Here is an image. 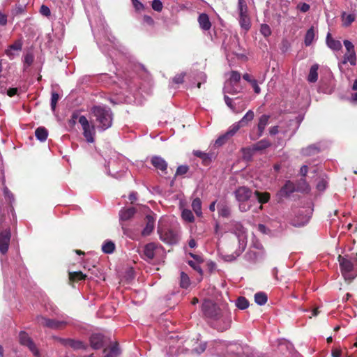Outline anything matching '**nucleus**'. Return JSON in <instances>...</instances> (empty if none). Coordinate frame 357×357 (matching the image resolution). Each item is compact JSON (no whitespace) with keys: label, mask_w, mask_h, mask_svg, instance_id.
<instances>
[{"label":"nucleus","mask_w":357,"mask_h":357,"mask_svg":"<svg viewBox=\"0 0 357 357\" xmlns=\"http://www.w3.org/2000/svg\"><path fill=\"white\" fill-rule=\"evenodd\" d=\"M35 135L40 142H45L47 138L48 132L45 128L39 127L36 130Z\"/></svg>","instance_id":"f704fd0d"},{"label":"nucleus","mask_w":357,"mask_h":357,"mask_svg":"<svg viewBox=\"0 0 357 357\" xmlns=\"http://www.w3.org/2000/svg\"><path fill=\"white\" fill-rule=\"evenodd\" d=\"M37 322L38 324L47 326L52 329H59L67 325L69 321L67 320H56L47 319L43 317H37Z\"/></svg>","instance_id":"9d476101"},{"label":"nucleus","mask_w":357,"mask_h":357,"mask_svg":"<svg viewBox=\"0 0 357 357\" xmlns=\"http://www.w3.org/2000/svg\"><path fill=\"white\" fill-rule=\"evenodd\" d=\"M310 218V215H305V216H303L301 218V220L299 219V217H297L296 219H294L293 220V225L295 227H303L309 222Z\"/></svg>","instance_id":"37998d69"},{"label":"nucleus","mask_w":357,"mask_h":357,"mask_svg":"<svg viewBox=\"0 0 357 357\" xmlns=\"http://www.w3.org/2000/svg\"><path fill=\"white\" fill-rule=\"evenodd\" d=\"M255 195L259 203L261 204L267 203L270 199V194L268 192H260L258 190L255 192ZM263 208L262 205L259 206V210H261Z\"/></svg>","instance_id":"7c9ffc66"},{"label":"nucleus","mask_w":357,"mask_h":357,"mask_svg":"<svg viewBox=\"0 0 357 357\" xmlns=\"http://www.w3.org/2000/svg\"><path fill=\"white\" fill-rule=\"evenodd\" d=\"M91 347L95 349L101 348L103 345V335L101 334H93L90 337Z\"/></svg>","instance_id":"412c9836"},{"label":"nucleus","mask_w":357,"mask_h":357,"mask_svg":"<svg viewBox=\"0 0 357 357\" xmlns=\"http://www.w3.org/2000/svg\"><path fill=\"white\" fill-rule=\"evenodd\" d=\"M62 342L64 345L70 347L75 349H82L84 347V344L79 340H75L73 339H63Z\"/></svg>","instance_id":"c756f323"},{"label":"nucleus","mask_w":357,"mask_h":357,"mask_svg":"<svg viewBox=\"0 0 357 357\" xmlns=\"http://www.w3.org/2000/svg\"><path fill=\"white\" fill-rule=\"evenodd\" d=\"M136 211L133 207L123 208L119 212V218L121 221H127L133 217Z\"/></svg>","instance_id":"4be33fe9"},{"label":"nucleus","mask_w":357,"mask_h":357,"mask_svg":"<svg viewBox=\"0 0 357 357\" xmlns=\"http://www.w3.org/2000/svg\"><path fill=\"white\" fill-rule=\"evenodd\" d=\"M250 84L254 89L255 93L259 94L261 92V89L259 86L257 80L253 79L252 81H251Z\"/></svg>","instance_id":"69168bd1"},{"label":"nucleus","mask_w":357,"mask_h":357,"mask_svg":"<svg viewBox=\"0 0 357 357\" xmlns=\"http://www.w3.org/2000/svg\"><path fill=\"white\" fill-rule=\"evenodd\" d=\"M184 76H185V74H183V73H181V74L176 75L173 78V82L175 83V84H181V83H183V79H184Z\"/></svg>","instance_id":"e2e57ef3"},{"label":"nucleus","mask_w":357,"mask_h":357,"mask_svg":"<svg viewBox=\"0 0 357 357\" xmlns=\"http://www.w3.org/2000/svg\"><path fill=\"white\" fill-rule=\"evenodd\" d=\"M235 198L238 203V208L241 212H246L250 210L251 204L248 202L252 197V190L245 186L238 187L234 192Z\"/></svg>","instance_id":"20e7f679"},{"label":"nucleus","mask_w":357,"mask_h":357,"mask_svg":"<svg viewBox=\"0 0 357 357\" xmlns=\"http://www.w3.org/2000/svg\"><path fill=\"white\" fill-rule=\"evenodd\" d=\"M155 227V219L151 215L146 216V226L142 231V235L146 236L150 235Z\"/></svg>","instance_id":"a211bd4d"},{"label":"nucleus","mask_w":357,"mask_h":357,"mask_svg":"<svg viewBox=\"0 0 357 357\" xmlns=\"http://www.w3.org/2000/svg\"><path fill=\"white\" fill-rule=\"evenodd\" d=\"M151 162L155 169L160 170L162 173H166L167 163L162 157L158 155L153 156Z\"/></svg>","instance_id":"dca6fc26"},{"label":"nucleus","mask_w":357,"mask_h":357,"mask_svg":"<svg viewBox=\"0 0 357 357\" xmlns=\"http://www.w3.org/2000/svg\"><path fill=\"white\" fill-rule=\"evenodd\" d=\"M267 296L264 292H258L255 295V301L259 305H264L267 302Z\"/></svg>","instance_id":"58836bf2"},{"label":"nucleus","mask_w":357,"mask_h":357,"mask_svg":"<svg viewBox=\"0 0 357 357\" xmlns=\"http://www.w3.org/2000/svg\"><path fill=\"white\" fill-rule=\"evenodd\" d=\"M342 273L344 280L349 282H351L356 278V274L353 273V271L342 272Z\"/></svg>","instance_id":"5fc2aeb1"},{"label":"nucleus","mask_w":357,"mask_h":357,"mask_svg":"<svg viewBox=\"0 0 357 357\" xmlns=\"http://www.w3.org/2000/svg\"><path fill=\"white\" fill-rule=\"evenodd\" d=\"M319 151V148L317 145L312 144L303 149L301 150V154L305 156H310L318 153Z\"/></svg>","instance_id":"473e14b6"},{"label":"nucleus","mask_w":357,"mask_h":357,"mask_svg":"<svg viewBox=\"0 0 357 357\" xmlns=\"http://www.w3.org/2000/svg\"><path fill=\"white\" fill-rule=\"evenodd\" d=\"M193 154L195 156L200 158L203 160V162L206 165H208L209 162H211L212 159L214 158L213 153H205L199 150L194 151Z\"/></svg>","instance_id":"a878e982"},{"label":"nucleus","mask_w":357,"mask_h":357,"mask_svg":"<svg viewBox=\"0 0 357 357\" xmlns=\"http://www.w3.org/2000/svg\"><path fill=\"white\" fill-rule=\"evenodd\" d=\"M260 32L264 36L268 37L271 34V29L268 24H262L260 27Z\"/></svg>","instance_id":"09e8293b"},{"label":"nucleus","mask_w":357,"mask_h":357,"mask_svg":"<svg viewBox=\"0 0 357 357\" xmlns=\"http://www.w3.org/2000/svg\"><path fill=\"white\" fill-rule=\"evenodd\" d=\"M19 342L21 345L28 347L35 357H40V354L33 340L24 331L19 333Z\"/></svg>","instance_id":"1a4fd4ad"},{"label":"nucleus","mask_w":357,"mask_h":357,"mask_svg":"<svg viewBox=\"0 0 357 357\" xmlns=\"http://www.w3.org/2000/svg\"><path fill=\"white\" fill-rule=\"evenodd\" d=\"M225 347V344L222 342H215V353L217 355H225L223 351H222V349Z\"/></svg>","instance_id":"3c124183"},{"label":"nucleus","mask_w":357,"mask_h":357,"mask_svg":"<svg viewBox=\"0 0 357 357\" xmlns=\"http://www.w3.org/2000/svg\"><path fill=\"white\" fill-rule=\"evenodd\" d=\"M218 214L223 218H228L230 215L229 207L225 204H219L218 205Z\"/></svg>","instance_id":"e433bc0d"},{"label":"nucleus","mask_w":357,"mask_h":357,"mask_svg":"<svg viewBox=\"0 0 357 357\" xmlns=\"http://www.w3.org/2000/svg\"><path fill=\"white\" fill-rule=\"evenodd\" d=\"M59 99V96L56 92H52L51 96V109L52 111H54L56 109V105Z\"/></svg>","instance_id":"8fccbe9b"},{"label":"nucleus","mask_w":357,"mask_h":357,"mask_svg":"<svg viewBox=\"0 0 357 357\" xmlns=\"http://www.w3.org/2000/svg\"><path fill=\"white\" fill-rule=\"evenodd\" d=\"M224 98L226 105L235 113L241 112L246 107L245 102L239 98L232 100L225 95Z\"/></svg>","instance_id":"9b49d317"},{"label":"nucleus","mask_w":357,"mask_h":357,"mask_svg":"<svg viewBox=\"0 0 357 357\" xmlns=\"http://www.w3.org/2000/svg\"><path fill=\"white\" fill-rule=\"evenodd\" d=\"M316 36V31L314 30V28L313 26L310 27L306 32L305 36V45L306 46H310Z\"/></svg>","instance_id":"72a5a7b5"},{"label":"nucleus","mask_w":357,"mask_h":357,"mask_svg":"<svg viewBox=\"0 0 357 357\" xmlns=\"http://www.w3.org/2000/svg\"><path fill=\"white\" fill-rule=\"evenodd\" d=\"M238 21L241 27L245 31L251 26L250 19L248 14V6L244 0H238Z\"/></svg>","instance_id":"39448f33"},{"label":"nucleus","mask_w":357,"mask_h":357,"mask_svg":"<svg viewBox=\"0 0 357 357\" xmlns=\"http://www.w3.org/2000/svg\"><path fill=\"white\" fill-rule=\"evenodd\" d=\"M157 245L155 243H149L144 246V255L148 260H151L155 257V250Z\"/></svg>","instance_id":"aec40b11"},{"label":"nucleus","mask_w":357,"mask_h":357,"mask_svg":"<svg viewBox=\"0 0 357 357\" xmlns=\"http://www.w3.org/2000/svg\"><path fill=\"white\" fill-rule=\"evenodd\" d=\"M270 118L271 116L268 114H263L259 118L257 124V138L262 136L266 126L268 124Z\"/></svg>","instance_id":"f3484780"},{"label":"nucleus","mask_w":357,"mask_h":357,"mask_svg":"<svg viewBox=\"0 0 357 357\" xmlns=\"http://www.w3.org/2000/svg\"><path fill=\"white\" fill-rule=\"evenodd\" d=\"M188 171V167L186 165H181L178 167L176 169V174L177 175H183L186 174Z\"/></svg>","instance_id":"680f3d73"},{"label":"nucleus","mask_w":357,"mask_h":357,"mask_svg":"<svg viewBox=\"0 0 357 357\" xmlns=\"http://www.w3.org/2000/svg\"><path fill=\"white\" fill-rule=\"evenodd\" d=\"M152 8L154 10L160 12L162 9V3L160 0H153L152 1Z\"/></svg>","instance_id":"6e6d98bb"},{"label":"nucleus","mask_w":357,"mask_h":357,"mask_svg":"<svg viewBox=\"0 0 357 357\" xmlns=\"http://www.w3.org/2000/svg\"><path fill=\"white\" fill-rule=\"evenodd\" d=\"M326 44L328 47L334 50V51H338L340 50L342 48V43L340 40H335L331 37L330 33H328L326 37Z\"/></svg>","instance_id":"cd10ccee"},{"label":"nucleus","mask_w":357,"mask_h":357,"mask_svg":"<svg viewBox=\"0 0 357 357\" xmlns=\"http://www.w3.org/2000/svg\"><path fill=\"white\" fill-rule=\"evenodd\" d=\"M79 123L82 126L83 135L86 142L89 143H93L94 142V136L96 133L94 126L90 125L85 116H79Z\"/></svg>","instance_id":"6e6552de"},{"label":"nucleus","mask_w":357,"mask_h":357,"mask_svg":"<svg viewBox=\"0 0 357 357\" xmlns=\"http://www.w3.org/2000/svg\"><path fill=\"white\" fill-rule=\"evenodd\" d=\"M318 69L319 65L314 64L311 66L309 72V75L307 76V81L310 83H314L318 79Z\"/></svg>","instance_id":"2f4dec72"},{"label":"nucleus","mask_w":357,"mask_h":357,"mask_svg":"<svg viewBox=\"0 0 357 357\" xmlns=\"http://www.w3.org/2000/svg\"><path fill=\"white\" fill-rule=\"evenodd\" d=\"M301 186L296 188L295 185L290 181H286L284 185L279 192L280 197H287L296 190L307 192L309 190V186L305 179L301 181Z\"/></svg>","instance_id":"0eeeda50"},{"label":"nucleus","mask_w":357,"mask_h":357,"mask_svg":"<svg viewBox=\"0 0 357 357\" xmlns=\"http://www.w3.org/2000/svg\"><path fill=\"white\" fill-rule=\"evenodd\" d=\"M40 13L45 17H49L51 15V11L48 6L42 5L40 8Z\"/></svg>","instance_id":"bf43d9fd"},{"label":"nucleus","mask_w":357,"mask_h":357,"mask_svg":"<svg viewBox=\"0 0 357 357\" xmlns=\"http://www.w3.org/2000/svg\"><path fill=\"white\" fill-rule=\"evenodd\" d=\"M327 183L325 180L321 179L319 181L317 185V188L319 190L322 191L326 188Z\"/></svg>","instance_id":"0e129e2a"},{"label":"nucleus","mask_w":357,"mask_h":357,"mask_svg":"<svg viewBox=\"0 0 357 357\" xmlns=\"http://www.w3.org/2000/svg\"><path fill=\"white\" fill-rule=\"evenodd\" d=\"M349 63L350 65L354 66L356 65V52H345L343 56V60L341 64H347Z\"/></svg>","instance_id":"c85d7f7f"},{"label":"nucleus","mask_w":357,"mask_h":357,"mask_svg":"<svg viewBox=\"0 0 357 357\" xmlns=\"http://www.w3.org/2000/svg\"><path fill=\"white\" fill-rule=\"evenodd\" d=\"M201 310L203 316L213 328L220 331L230 328L231 314L227 307L221 308L213 301L206 299L202 304Z\"/></svg>","instance_id":"f257e3e1"},{"label":"nucleus","mask_w":357,"mask_h":357,"mask_svg":"<svg viewBox=\"0 0 357 357\" xmlns=\"http://www.w3.org/2000/svg\"><path fill=\"white\" fill-rule=\"evenodd\" d=\"M236 305L241 310H245L248 307V301L245 297H239L236 302Z\"/></svg>","instance_id":"a18cd8bd"},{"label":"nucleus","mask_w":357,"mask_h":357,"mask_svg":"<svg viewBox=\"0 0 357 357\" xmlns=\"http://www.w3.org/2000/svg\"><path fill=\"white\" fill-rule=\"evenodd\" d=\"M190 284V280L188 275L184 272H181L180 275V287L183 289H187Z\"/></svg>","instance_id":"79ce46f5"},{"label":"nucleus","mask_w":357,"mask_h":357,"mask_svg":"<svg viewBox=\"0 0 357 357\" xmlns=\"http://www.w3.org/2000/svg\"><path fill=\"white\" fill-rule=\"evenodd\" d=\"M339 261H340L341 272L353 271L354 264L350 260L343 258V257H341L340 256Z\"/></svg>","instance_id":"bb28decb"},{"label":"nucleus","mask_w":357,"mask_h":357,"mask_svg":"<svg viewBox=\"0 0 357 357\" xmlns=\"http://www.w3.org/2000/svg\"><path fill=\"white\" fill-rule=\"evenodd\" d=\"M181 217L183 220L188 222H193L195 220L193 213L189 209H183L181 213Z\"/></svg>","instance_id":"c03bdc74"},{"label":"nucleus","mask_w":357,"mask_h":357,"mask_svg":"<svg viewBox=\"0 0 357 357\" xmlns=\"http://www.w3.org/2000/svg\"><path fill=\"white\" fill-rule=\"evenodd\" d=\"M192 208L197 216L202 215V202L199 198H195L192 202Z\"/></svg>","instance_id":"c9c22d12"},{"label":"nucleus","mask_w":357,"mask_h":357,"mask_svg":"<svg viewBox=\"0 0 357 357\" xmlns=\"http://www.w3.org/2000/svg\"><path fill=\"white\" fill-rule=\"evenodd\" d=\"M342 23L344 26H349L356 19V15L351 13L347 15L345 13L342 14Z\"/></svg>","instance_id":"ea45409f"},{"label":"nucleus","mask_w":357,"mask_h":357,"mask_svg":"<svg viewBox=\"0 0 357 357\" xmlns=\"http://www.w3.org/2000/svg\"><path fill=\"white\" fill-rule=\"evenodd\" d=\"M104 354V357H118L121 354L119 344L114 343L109 349H105Z\"/></svg>","instance_id":"b1692460"},{"label":"nucleus","mask_w":357,"mask_h":357,"mask_svg":"<svg viewBox=\"0 0 357 357\" xmlns=\"http://www.w3.org/2000/svg\"><path fill=\"white\" fill-rule=\"evenodd\" d=\"M255 117L254 112L251 109L248 110L243 118L238 122L234 123L231 126H236V132L241 127L246 126Z\"/></svg>","instance_id":"4468645a"},{"label":"nucleus","mask_w":357,"mask_h":357,"mask_svg":"<svg viewBox=\"0 0 357 357\" xmlns=\"http://www.w3.org/2000/svg\"><path fill=\"white\" fill-rule=\"evenodd\" d=\"M34 60V56L32 52H27L24 56V64L27 67L30 66Z\"/></svg>","instance_id":"de8ad7c7"},{"label":"nucleus","mask_w":357,"mask_h":357,"mask_svg":"<svg viewBox=\"0 0 357 357\" xmlns=\"http://www.w3.org/2000/svg\"><path fill=\"white\" fill-rule=\"evenodd\" d=\"M310 5L306 3H301L297 6V8L302 13H306L310 10Z\"/></svg>","instance_id":"052dcab7"},{"label":"nucleus","mask_w":357,"mask_h":357,"mask_svg":"<svg viewBox=\"0 0 357 357\" xmlns=\"http://www.w3.org/2000/svg\"><path fill=\"white\" fill-rule=\"evenodd\" d=\"M239 242H240V244L243 245L242 249H239L238 250L235 251L233 254L223 255L222 259L225 261L230 262V261H234L243 252V251L245 248V243L244 240H241V239L239 240Z\"/></svg>","instance_id":"5701e85b"},{"label":"nucleus","mask_w":357,"mask_h":357,"mask_svg":"<svg viewBox=\"0 0 357 357\" xmlns=\"http://www.w3.org/2000/svg\"><path fill=\"white\" fill-rule=\"evenodd\" d=\"M10 239V232L9 229H4L0 231V252L6 254L8 250L9 242Z\"/></svg>","instance_id":"ddd939ff"},{"label":"nucleus","mask_w":357,"mask_h":357,"mask_svg":"<svg viewBox=\"0 0 357 357\" xmlns=\"http://www.w3.org/2000/svg\"><path fill=\"white\" fill-rule=\"evenodd\" d=\"M236 133V126H230L228 130L223 135H220L213 142V147L216 149L223 146L227 141Z\"/></svg>","instance_id":"f8f14e48"},{"label":"nucleus","mask_w":357,"mask_h":357,"mask_svg":"<svg viewBox=\"0 0 357 357\" xmlns=\"http://www.w3.org/2000/svg\"><path fill=\"white\" fill-rule=\"evenodd\" d=\"M198 22L202 29L208 31L211 27V23L207 14L202 13L199 15Z\"/></svg>","instance_id":"6ab92c4d"},{"label":"nucleus","mask_w":357,"mask_h":357,"mask_svg":"<svg viewBox=\"0 0 357 357\" xmlns=\"http://www.w3.org/2000/svg\"><path fill=\"white\" fill-rule=\"evenodd\" d=\"M0 174L1 176V182L2 185L3 186V194L6 197V199H8L10 202L11 203L13 201H14V197L13 194L9 191L7 187L5 186V178L3 176V169L2 167V164L0 163Z\"/></svg>","instance_id":"393cba45"},{"label":"nucleus","mask_w":357,"mask_h":357,"mask_svg":"<svg viewBox=\"0 0 357 357\" xmlns=\"http://www.w3.org/2000/svg\"><path fill=\"white\" fill-rule=\"evenodd\" d=\"M241 79V74L237 71H232L229 79L226 82L224 86L225 93L236 94L238 93L241 88L238 86Z\"/></svg>","instance_id":"423d86ee"},{"label":"nucleus","mask_w":357,"mask_h":357,"mask_svg":"<svg viewBox=\"0 0 357 357\" xmlns=\"http://www.w3.org/2000/svg\"><path fill=\"white\" fill-rule=\"evenodd\" d=\"M271 146V143L267 139H261L254 145L253 149L255 151H261Z\"/></svg>","instance_id":"a19ab883"},{"label":"nucleus","mask_w":357,"mask_h":357,"mask_svg":"<svg viewBox=\"0 0 357 357\" xmlns=\"http://www.w3.org/2000/svg\"><path fill=\"white\" fill-rule=\"evenodd\" d=\"M188 264L194 269L196 271H197L200 276L202 277V274H203V271L201 268V266H199L200 264L197 263V262H195L194 261H188Z\"/></svg>","instance_id":"864d4df0"},{"label":"nucleus","mask_w":357,"mask_h":357,"mask_svg":"<svg viewBox=\"0 0 357 357\" xmlns=\"http://www.w3.org/2000/svg\"><path fill=\"white\" fill-rule=\"evenodd\" d=\"M343 44L345 47V49H346V52H355V48H354V45H353V43L348 40H344L343 41Z\"/></svg>","instance_id":"4d7b16f0"},{"label":"nucleus","mask_w":357,"mask_h":357,"mask_svg":"<svg viewBox=\"0 0 357 357\" xmlns=\"http://www.w3.org/2000/svg\"><path fill=\"white\" fill-rule=\"evenodd\" d=\"M248 257L249 259L253 260V261H257L259 259V257H262V254L257 253L254 251H250L248 254Z\"/></svg>","instance_id":"13d9d810"},{"label":"nucleus","mask_w":357,"mask_h":357,"mask_svg":"<svg viewBox=\"0 0 357 357\" xmlns=\"http://www.w3.org/2000/svg\"><path fill=\"white\" fill-rule=\"evenodd\" d=\"M22 41L17 40L8 47V49L6 50V54L10 59H13L16 55L18 54V52L22 50Z\"/></svg>","instance_id":"2eb2a0df"},{"label":"nucleus","mask_w":357,"mask_h":357,"mask_svg":"<svg viewBox=\"0 0 357 357\" xmlns=\"http://www.w3.org/2000/svg\"><path fill=\"white\" fill-rule=\"evenodd\" d=\"M91 112L98 130L102 132L112 126L113 114L110 108L105 105H95L91 107Z\"/></svg>","instance_id":"f03ea898"},{"label":"nucleus","mask_w":357,"mask_h":357,"mask_svg":"<svg viewBox=\"0 0 357 357\" xmlns=\"http://www.w3.org/2000/svg\"><path fill=\"white\" fill-rule=\"evenodd\" d=\"M206 344L205 342L200 343L199 347H195L192 349L191 352L192 354H200L206 350Z\"/></svg>","instance_id":"603ef678"},{"label":"nucleus","mask_w":357,"mask_h":357,"mask_svg":"<svg viewBox=\"0 0 357 357\" xmlns=\"http://www.w3.org/2000/svg\"><path fill=\"white\" fill-rule=\"evenodd\" d=\"M114 250H115V245L111 241H107L104 242V243L102 245V250L104 253L111 254L114 251Z\"/></svg>","instance_id":"4c0bfd02"},{"label":"nucleus","mask_w":357,"mask_h":357,"mask_svg":"<svg viewBox=\"0 0 357 357\" xmlns=\"http://www.w3.org/2000/svg\"><path fill=\"white\" fill-rule=\"evenodd\" d=\"M86 275L81 271H75L69 273V278L71 280H85Z\"/></svg>","instance_id":"49530a36"},{"label":"nucleus","mask_w":357,"mask_h":357,"mask_svg":"<svg viewBox=\"0 0 357 357\" xmlns=\"http://www.w3.org/2000/svg\"><path fill=\"white\" fill-rule=\"evenodd\" d=\"M158 233L160 238L163 242L168 244H176L178 242L180 238V229L178 227H171L162 218L159 220L158 226Z\"/></svg>","instance_id":"7ed1b4c3"},{"label":"nucleus","mask_w":357,"mask_h":357,"mask_svg":"<svg viewBox=\"0 0 357 357\" xmlns=\"http://www.w3.org/2000/svg\"><path fill=\"white\" fill-rule=\"evenodd\" d=\"M132 3L135 10H140L144 8L143 4L138 0H132Z\"/></svg>","instance_id":"338daca9"},{"label":"nucleus","mask_w":357,"mask_h":357,"mask_svg":"<svg viewBox=\"0 0 357 357\" xmlns=\"http://www.w3.org/2000/svg\"><path fill=\"white\" fill-rule=\"evenodd\" d=\"M214 233L218 239H220L222 236V232L220 231V225L218 222H215Z\"/></svg>","instance_id":"774afa93"}]
</instances>
